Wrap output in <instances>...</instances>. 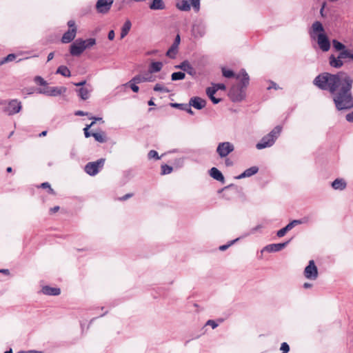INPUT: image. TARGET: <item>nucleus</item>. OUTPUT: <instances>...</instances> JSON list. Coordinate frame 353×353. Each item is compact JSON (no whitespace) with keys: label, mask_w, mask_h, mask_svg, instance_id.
<instances>
[{"label":"nucleus","mask_w":353,"mask_h":353,"mask_svg":"<svg viewBox=\"0 0 353 353\" xmlns=\"http://www.w3.org/2000/svg\"><path fill=\"white\" fill-rule=\"evenodd\" d=\"M154 81V77L149 71L143 74H139L138 75H136L132 79V81H134V83H141L143 82H153Z\"/></svg>","instance_id":"obj_12"},{"label":"nucleus","mask_w":353,"mask_h":353,"mask_svg":"<svg viewBox=\"0 0 353 353\" xmlns=\"http://www.w3.org/2000/svg\"><path fill=\"white\" fill-rule=\"evenodd\" d=\"M163 67V63L160 61L152 62L149 68L148 71L152 74L154 72H159Z\"/></svg>","instance_id":"obj_30"},{"label":"nucleus","mask_w":353,"mask_h":353,"mask_svg":"<svg viewBox=\"0 0 353 353\" xmlns=\"http://www.w3.org/2000/svg\"><path fill=\"white\" fill-rule=\"evenodd\" d=\"M312 286V285L311 283H305L303 284V288H310Z\"/></svg>","instance_id":"obj_62"},{"label":"nucleus","mask_w":353,"mask_h":353,"mask_svg":"<svg viewBox=\"0 0 353 353\" xmlns=\"http://www.w3.org/2000/svg\"><path fill=\"white\" fill-rule=\"evenodd\" d=\"M189 104L197 110H201L205 106L206 101L201 97H194L190 99Z\"/></svg>","instance_id":"obj_16"},{"label":"nucleus","mask_w":353,"mask_h":353,"mask_svg":"<svg viewBox=\"0 0 353 353\" xmlns=\"http://www.w3.org/2000/svg\"><path fill=\"white\" fill-rule=\"evenodd\" d=\"M154 90L156 92H161L165 93H168L170 92L169 89H168L161 83H157L154 87Z\"/></svg>","instance_id":"obj_38"},{"label":"nucleus","mask_w":353,"mask_h":353,"mask_svg":"<svg viewBox=\"0 0 353 353\" xmlns=\"http://www.w3.org/2000/svg\"><path fill=\"white\" fill-rule=\"evenodd\" d=\"M176 69H181L190 75L195 73L194 69L188 61H183L181 64L174 66Z\"/></svg>","instance_id":"obj_18"},{"label":"nucleus","mask_w":353,"mask_h":353,"mask_svg":"<svg viewBox=\"0 0 353 353\" xmlns=\"http://www.w3.org/2000/svg\"><path fill=\"white\" fill-rule=\"evenodd\" d=\"M192 33L194 38H201L205 34V26L201 23L194 24L192 26Z\"/></svg>","instance_id":"obj_15"},{"label":"nucleus","mask_w":353,"mask_h":353,"mask_svg":"<svg viewBox=\"0 0 353 353\" xmlns=\"http://www.w3.org/2000/svg\"><path fill=\"white\" fill-rule=\"evenodd\" d=\"M348 59L353 61V49L350 50L345 48V50L340 52L337 57L331 55L329 58L330 65L335 68H340L343 65V59Z\"/></svg>","instance_id":"obj_5"},{"label":"nucleus","mask_w":353,"mask_h":353,"mask_svg":"<svg viewBox=\"0 0 353 353\" xmlns=\"http://www.w3.org/2000/svg\"><path fill=\"white\" fill-rule=\"evenodd\" d=\"M307 222V219L306 217H304L301 219H296L293 220L292 221L290 222L284 228L287 232L291 230L294 227L306 223Z\"/></svg>","instance_id":"obj_21"},{"label":"nucleus","mask_w":353,"mask_h":353,"mask_svg":"<svg viewBox=\"0 0 353 353\" xmlns=\"http://www.w3.org/2000/svg\"><path fill=\"white\" fill-rule=\"evenodd\" d=\"M212 87H215L216 88V91H217L219 90H225V85L224 84H223V83L214 84V85H213Z\"/></svg>","instance_id":"obj_53"},{"label":"nucleus","mask_w":353,"mask_h":353,"mask_svg":"<svg viewBox=\"0 0 353 353\" xmlns=\"http://www.w3.org/2000/svg\"><path fill=\"white\" fill-rule=\"evenodd\" d=\"M136 84H138V83H134V81H132V79H131L129 82L124 84L123 85H129L133 92H138L139 90V88Z\"/></svg>","instance_id":"obj_40"},{"label":"nucleus","mask_w":353,"mask_h":353,"mask_svg":"<svg viewBox=\"0 0 353 353\" xmlns=\"http://www.w3.org/2000/svg\"><path fill=\"white\" fill-rule=\"evenodd\" d=\"M178 48H179V46L172 43L171 47L167 51L166 55L170 58H172V59L174 58L176 54L178 52Z\"/></svg>","instance_id":"obj_34"},{"label":"nucleus","mask_w":353,"mask_h":353,"mask_svg":"<svg viewBox=\"0 0 353 353\" xmlns=\"http://www.w3.org/2000/svg\"><path fill=\"white\" fill-rule=\"evenodd\" d=\"M149 7L154 10H163L165 8V4L163 0H153Z\"/></svg>","instance_id":"obj_27"},{"label":"nucleus","mask_w":353,"mask_h":353,"mask_svg":"<svg viewBox=\"0 0 353 353\" xmlns=\"http://www.w3.org/2000/svg\"><path fill=\"white\" fill-rule=\"evenodd\" d=\"M346 120L349 122H353V111L346 115Z\"/></svg>","instance_id":"obj_54"},{"label":"nucleus","mask_w":353,"mask_h":353,"mask_svg":"<svg viewBox=\"0 0 353 353\" xmlns=\"http://www.w3.org/2000/svg\"><path fill=\"white\" fill-rule=\"evenodd\" d=\"M59 206H55L52 208L50 209V211L52 212H56L59 210Z\"/></svg>","instance_id":"obj_63"},{"label":"nucleus","mask_w":353,"mask_h":353,"mask_svg":"<svg viewBox=\"0 0 353 353\" xmlns=\"http://www.w3.org/2000/svg\"><path fill=\"white\" fill-rule=\"evenodd\" d=\"M35 83L41 85H46L48 83L46 81H45L41 77L37 76L34 77Z\"/></svg>","instance_id":"obj_45"},{"label":"nucleus","mask_w":353,"mask_h":353,"mask_svg":"<svg viewBox=\"0 0 353 353\" xmlns=\"http://www.w3.org/2000/svg\"><path fill=\"white\" fill-rule=\"evenodd\" d=\"M288 232L285 230V229L284 228H281V230H278L277 232H276V235L278 237H283L285 236V234L287 233Z\"/></svg>","instance_id":"obj_51"},{"label":"nucleus","mask_w":353,"mask_h":353,"mask_svg":"<svg viewBox=\"0 0 353 353\" xmlns=\"http://www.w3.org/2000/svg\"><path fill=\"white\" fill-rule=\"evenodd\" d=\"M185 74L182 72H174L171 75V79L172 81L182 80L185 78Z\"/></svg>","instance_id":"obj_37"},{"label":"nucleus","mask_w":353,"mask_h":353,"mask_svg":"<svg viewBox=\"0 0 353 353\" xmlns=\"http://www.w3.org/2000/svg\"><path fill=\"white\" fill-rule=\"evenodd\" d=\"M234 150V145L229 141L219 143L216 152L221 158H225Z\"/></svg>","instance_id":"obj_7"},{"label":"nucleus","mask_w":353,"mask_h":353,"mask_svg":"<svg viewBox=\"0 0 353 353\" xmlns=\"http://www.w3.org/2000/svg\"><path fill=\"white\" fill-rule=\"evenodd\" d=\"M307 222V219L306 217H304L301 219H296L293 220L292 221L290 222L284 228L287 232L291 230L294 227L306 223Z\"/></svg>","instance_id":"obj_22"},{"label":"nucleus","mask_w":353,"mask_h":353,"mask_svg":"<svg viewBox=\"0 0 353 353\" xmlns=\"http://www.w3.org/2000/svg\"><path fill=\"white\" fill-rule=\"evenodd\" d=\"M239 238H237L233 241H231L228 244L223 245L219 247V250L221 251H224L227 250L230 246H231L234 243L236 242Z\"/></svg>","instance_id":"obj_46"},{"label":"nucleus","mask_w":353,"mask_h":353,"mask_svg":"<svg viewBox=\"0 0 353 353\" xmlns=\"http://www.w3.org/2000/svg\"><path fill=\"white\" fill-rule=\"evenodd\" d=\"M210 175L216 181L224 182V176L222 173L216 168H212L210 170Z\"/></svg>","instance_id":"obj_23"},{"label":"nucleus","mask_w":353,"mask_h":353,"mask_svg":"<svg viewBox=\"0 0 353 353\" xmlns=\"http://www.w3.org/2000/svg\"><path fill=\"white\" fill-rule=\"evenodd\" d=\"M148 158H149L150 159H157V160L160 159V157L159 156V154H158L157 152V151H155V150H150V151L148 152Z\"/></svg>","instance_id":"obj_43"},{"label":"nucleus","mask_w":353,"mask_h":353,"mask_svg":"<svg viewBox=\"0 0 353 353\" xmlns=\"http://www.w3.org/2000/svg\"><path fill=\"white\" fill-rule=\"evenodd\" d=\"M105 159H100L96 161L89 162L85 166V172L90 176H95L103 167Z\"/></svg>","instance_id":"obj_6"},{"label":"nucleus","mask_w":353,"mask_h":353,"mask_svg":"<svg viewBox=\"0 0 353 353\" xmlns=\"http://www.w3.org/2000/svg\"><path fill=\"white\" fill-rule=\"evenodd\" d=\"M132 23L130 20H126L123 25L121 30V39H123L130 32Z\"/></svg>","instance_id":"obj_26"},{"label":"nucleus","mask_w":353,"mask_h":353,"mask_svg":"<svg viewBox=\"0 0 353 353\" xmlns=\"http://www.w3.org/2000/svg\"><path fill=\"white\" fill-rule=\"evenodd\" d=\"M114 0H98L96 3V10L98 13L100 14H107Z\"/></svg>","instance_id":"obj_10"},{"label":"nucleus","mask_w":353,"mask_h":353,"mask_svg":"<svg viewBox=\"0 0 353 353\" xmlns=\"http://www.w3.org/2000/svg\"><path fill=\"white\" fill-rule=\"evenodd\" d=\"M74 114L76 116H86L88 114V112H85L83 111H81V110H77L75 112Z\"/></svg>","instance_id":"obj_55"},{"label":"nucleus","mask_w":353,"mask_h":353,"mask_svg":"<svg viewBox=\"0 0 353 353\" xmlns=\"http://www.w3.org/2000/svg\"><path fill=\"white\" fill-rule=\"evenodd\" d=\"M180 41H181V38H180V36L179 34H177L175 37V39H174V41L173 43V44L179 46V44H180Z\"/></svg>","instance_id":"obj_56"},{"label":"nucleus","mask_w":353,"mask_h":353,"mask_svg":"<svg viewBox=\"0 0 353 353\" xmlns=\"http://www.w3.org/2000/svg\"><path fill=\"white\" fill-rule=\"evenodd\" d=\"M57 74H60L63 77H69L71 75L70 71L69 69L65 65H61L58 68L57 70Z\"/></svg>","instance_id":"obj_33"},{"label":"nucleus","mask_w":353,"mask_h":353,"mask_svg":"<svg viewBox=\"0 0 353 353\" xmlns=\"http://www.w3.org/2000/svg\"><path fill=\"white\" fill-rule=\"evenodd\" d=\"M114 36H115V34H114V30H110V31L109 32V33H108V39H109L110 40H111V41H112V40H113V39H114Z\"/></svg>","instance_id":"obj_58"},{"label":"nucleus","mask_w":353,"mask_h":353,"mask_svg":"<svg viewBox=\"0 0 353 353\" xmlns=\"http://www.w3.org/2000/svg\"><path fill=\"white\" fill-rule=\"evenodd\" d=\"M206 325H210L212 327V329H215L218 326V324L213 320H208L206 322Z\"/></svg>","instance_id":"obj_52"},{"label":"nucleus","mask_w":353,"mask_h":353,"mask_svg":"<svg viewBox=\"0 0 353 353\" xmlns=\"http://www.w3.org/2000/svg\"><path fill=\"white\" fill-rule=\"evenodd\" d=\"M81 42L83 43L85 50L86 48H90L94 46L96 44V39L94 38H90L85 40L81 39Z\"/></svg>","instance_id":"obj_36"},{"label":"nucleus","mask_w":353,"mask_h":353,"mask_svg":"<svg viewBox=\"0 0 353 353\" xmlns=\"http://www.w3.org/2000/svg\"><path fill=\"white\" fill-rule=\"evenodd\" d=\"M94 124V121H92L90 124L87 125L83 129L84 134L86 138L92 136V134L89 132V129Z\"/></svg>","instance_id":"obj_44"},{"label":"nucleus","mask_w":353,"mask_h":353,"mask_svg":"<svg viewBox=\"0 0 353 353\" xmlns=\"http://www.w3.org/2000/svg\"><path fill=\"white\" fill-rule=\"evenodd\" d=\"M281 130L282 128L281 126H276L268 134L261 139V140L256 145V148L258 150H262L272 146L280 135Z\"/></svg>","instance_id":"obj_4"},{"label":"nucleus","mask_w":353,"mask_h":353,"mask_svg":"<svg viewBox=\"0 0 353 353\" xmlns=\"http://www.w3.org/2000/svg\"><path fill=\"white\" fill-rule=\"evenodd\" d=\"M236 79L240 81L241 88L233 87L230 91V97L233 101H241L245 98L243 88L248 85L250 78L245 70H242L236 76Z\"/></svg>","instance_id":"obj_3"},{"label":"nucleus","mask_w":353,"mask_h":353,"mask_svg":"<svg viewBox=\"0 0 353 353\" xmlns=\"http://www.w3.org/2000/svg\"><path fill=\"white\" fill-rule=\"evenodd\" d=\"M16 58L14 54H9L7 57H6L3 60L0 61V65H3L5 63L12 61Z\"/></svg>","instance_id":"obj_41"},{"label":"nucleus","mask_w":353,"mask_h":353,"mask_svg":"<svg viewBox=\"0 0 353 353\" xmlns=\"http://www.w3.org/2000/svg\"><path fill=\"white\" fill-rule=\"evenodd\" d=\"M85 50L83 43L81 42V39H77L72 43L70 48V52L72 56H79Z\"/></svg>","instance_id":"obj_11"},{"label":"nucleus","mask_w":353,"mask_h":353,"mask_svg":"<svg viewBox=\"0 0 353 353\" xmlns=\"http://www.w3.org/2000/svg\"><path fill=\"white\" fill-rule=\"evenodd\" d=\"M289 241L282 243H272L265 246L262 250L261 252H276L283 249L288 244Z\"/></svg>","instance_id":"obj_14"},{"label":"nucleus","mask_w":353,"mask_h":353,"mask_svg":"<svg viewBox=\"0 0 353 353\" xmlns=\"http://www.w3.org/2000/svg\"><path fill=\"white\" fill-rule=\"evenodd\" d=\"M190 1H191L192 5L193 8H194V10L196 11H199V6H200L199 0H190Z\"/></svg>","instance_id":"obj_50"},{"label":"nucleus","mask_w":353,"mask_h":353,"mask_svg":"<svg viewBox=\"0 0 353 353\" xmlns=\"http://www.w3.org/2000/svg\"><path fill=\"white\" fill-rule=\"evenodd\" d=\"M85 84V81H83L79 83H74V85L76 86H82Z\"/></svg>","instance_id":"obj_61"},{"label":"nucleus","mask_w":353,"mask_h":353,"mask_svg":"<svg viewBox=\"0 0 353 353\" xmlns=\"http://www.w3.org/2000/svg\"><path fill=\"white\" fill-rule=\"evenodd\" d=\"M263 225L261 224H259L257 225L256 226L252 228L250 231V233L249 234H247L245 235H244L243 236H246L249 234H254L255 232H256L258 230H261V228H263Z\"/></svg>","instance_id":"obj_47"},{"label":"nucleus","mask_w":353,"mask_h":353,"mask_svg":"<svg viewBox=\"0 0 353 353\" xmlns=\"http://www.w3.org/2000/svg\"><path fill=\"white\" fill-rule=\"evenodd\" d=\"M176 6L181 10L188 11L190 10V5L187 0H177Z\"/></svg>","instance_id":"obj_29"},{"label":"nucleus","mask_w":353,"mask_h":353,"mask_svg":"<svg viewBox=\"0 0 353 353\" xmlns=\"http://www.w3.org/2000/svg\"><path fill=\"white\" fill-rule=\"evenodd\" d=\"M91 119H93V121H94V123L97 121H102V118H101V117H92Z\"/></svg>","instance_id":"obj_64"},{"label":"nucleus","mask_w":353,"mask_h":353,"mask_svg":"<svg viewBox=\"0 0 353 353\" xmlns=\"http://www.w3.org/2000/svg\"><path fill=\"white\" fill-rule=\"evenodd\" d=\"M22 105L21 101L17 99L10 100L4 109V112L8 115H13L19 112Z\"/></svg>","instance_id":"obj_8"},{"label":"nucleus","mask_w":353,"mask_h":353,"mask_svg":"<svg viewBox=\"0 0 353 353\" xmlns=\"http://www.w3.org/2000/svg\"><path fill=\"white\" fill-rule=\"evenodd\" d=\"M68 26H69L70 29L77 28L76 26H75V22L73 20H70L68 22Z\"/></svg>","instance_id":"obj_57"},{"label":"nucleus","mask_w":353,"mask_h":353,"mask_svg":"<svg viewBox=\"0 0 353 353\" xmlns=\"http://www.w3.org/2000/svg\"><path fill=\"white\" fill-rule=\"evenodd\" d=\"M314 84L321 90H329L333 94L337 110L353 108V97L351 92L353 79L347 74L340 72L332 74L324 72L314 79Z\"/></svg>","instance_id":"obj_1"},{"label":"nucleus","mask_w":353,"mask_h":353,"mask_svg":"<svg viewBox=\"0 0 353 353\" xmlns=\"http://www.w3.org/2000/svg\"><path fill=\"white\" fill-rule=\"evenodd\" d=\"M259 171V168L256 166H252L248 169H246L243 173H241L240 175L237 176L236 179H241L245 177H250L252 175L256 174Z\"/></svg>","instance_id":"obj_19"},{"label":"nucleus","mask_w":353,"mask_h":353,"mask_svg":"<svg viewBox=\"0 0 353 353\" xmlns=\"http://www.w3.org/2000/svg\"><path fill=\"white\" fill-rule=\"evenodd\" d=\"M216 88L215 87H209L206 90V94L210 99V100L213 102L214 104H217L220 102L221 99L216 98L214 95L216 93Z\"/></svg>","instance_id":"obj_25"},{"label":"nucleus","mask_w":353,"mask_h":353,"mask_svg":"<svg viewBox=\"0 0 353 353\" xmlns=\"http://www.w3.org/2000/svg\"><path fill=\"white\" fill-rule=\"evenodd\" d=\"M172 171V168L168 165H163L161 166V174H168L171 173Z\"/></svg>","instance_id":"obj_42"},{"label":"nucleus","mask_w":353,"mask_h":353,"mask_svg":"<svg viewBox=\"0 0 353 353\" xmlns=\"http://www.w3.org/2000/svg\"><path fill=\"white\" fill-rule=\"evenodd\" d=\"M318 269L314 261L311 260L304 270V276L310 280H316L318 277Z\"/></svg>","instance_id":"obj_9"},{"label":"nucleus","mask_w":353,"mask_h":353,"mask_svg":"<svg viewBox=\"0 0 353 353\" xmlns=\"http://www.w3.org/2000/svg\"><path fill=\"white\" fill-rule=\"evenodd\" d=\"M222 73L223 76L226 78H231L235 76L232 70L226 69L225 68H222Z\"/></svg>","instance_id":"obj_39"},{"label":"nucleus","mask_w":353,"mask_h":353,"mask_svg":"<svg viewBox=\"0 0 353 353\" xmlns=\"http://www.w3.org/2000/svg\"><path fill=\"white\" fill-rule=\"evenodd\" d=\"M281 350L283 351V353H288L290 350L288 344L285 342L283 343L281 345Z\"/></svg>","instance_id":"obj_48"},{"label":"nucleus","mask_w":353,"mask_h":353,"mask_svg":"<svg viewBox=\"0 0 353 353\" xmlns=\"http://www.w3.org/2000/svg\"><path fill=\"white\" fill-rule=\"evenodd\" d=\"M18 353H43L41 351H35V350H30V351H21Z\"/></svg>","instance_id":"obj_59"},{"label":"nucleus","mask_w":353,"mask_h":353,"mask_svg":"<svg viewBox=\"0 0 353 353\" xmlns=\"http://www.w3.org/2000/svg\"><path fill=\"white\" fill-rule=\"evenodd\" d=\"M41 292L43 294L50 296H57L61 293V290L59 288H52L48 285L43 287Z\"/></svg>","instance_id":"obj_20"},{"label":"nucleus","mask_w":353,"mask_h":353,"mask_svg":"<svg viewBox=\"0 0 353 353\" xmlns=\"http://www.w3.org/2000/svg\"><path fill=\"white\" fill-rule=\"evenodd\" d=\"M41 187L43 188H48V191L50 194H54V190L51 188L50 185L48 182L41 183Z\"/></svg>","instance_id":"obj_49"},{"label":"nucleus","mask_w":353,"mask_h":353,"mask_svg":"<svg viewBox=\"0 0 353 353\" xmlns=\"http://www.w3.org/2000/svg\"><path fill=\"white\" fill-rule=\"evenodd\" d=\"M77 28L69 29L65 32L61 39V41L63 43H68L71 42L76 37Z\"/></svg>","instance_id":"obj_17"},{"label":"nucleus","mask_w":353,"mask_h":353,"mask_svg":"<svg viewBox=\"0 0 353 353\" xmlns=\"http://www.w3.org/2000/svg\"><path fill=\"white\" fill-rule=\"evenodd\" d=\"M171 106L174 108H180L182 110H185L190 114H193L194 112L192 110L190 104H183V103H171Z\"/></svg>","instance_id":"obj_31"},{"label":"nucleus","mask_w":353,"mask_h":353,"mask_svg":"<svg viewBox=\"0 0 353 353\" xmlns=\"http://www.w3.org/2000/svg\"><path fill=\"white\" fill-rule=\"evenodd\" d=\"M332 45H333L334 48L336 51H339V52H342V50H345V48H346L344 44H343L342 43H341L340 41H339L336 39H334L332 41Z\"/></svg>","instance_id":"obj_35"},{"label":"nucleus","mask_w":353,"mask_h":353,"mask_svg":"<svg viewBox=\"0 0 353 353\" xmlns=\"http://www.w3.org/2000/svg\"><path fill=\"white\" fill-rule=\"evenodd\" d=\"M332 187L334 190H343L346 188V183L343 179H336L332 183Z\"/></svg>","instance_id":"obj_24"},{"label":"nucleus","mask_w":353,"mask_h":353,"mask_svg":"<svg viewBox=\"0 0 353 353\" xmlns=\"http://www.w3.org/2000/svg\"><path fill=\"white\" fill-rule=\"evenodd\" d=\"M311 39L316 41L319 48L323 52H327L330 48V42L325 33L324 28L319 21H315L312 25L309 32Z\"/></svg>","instance_id":"obj_2"},{"label":"nucleus","mask_w":353,"mask_h":353,"mask_svg":"<svg viewBox=\"0 0 353 353\" xmlns=\"http://www.w3.org/2000/svg\"><path fill=\"white\" fill-rule=\"evenodd\" d=\"M66 91L64 87H51L47 89L39 90V92L48 96H58Z\"/></svg>","instance_id":"obj_13"},{"label":"nucleus","mask_w":353,"mask_h":353,"mask_svg":"<svg viewBox=\"0 0 353 353\" xmlns=\"http://www.w3.org/2000/svg\"><path fill=\"white\" fill-rule=\"evenodd\" d=\"M54 58V52H50L48 55V61H51Z\"/></svg>","instance_id":"obj_60"},{"label":"nucleus","mask_w":353,"mask_h":353,"mask_svg":"<svg viewBox=\"0 0 353 353\" xmlns=\"http://www.w3.org/2000/svg\"><path fill=\"white\" fill-rule=\"evenodd\" d=\"M78 92L79 97L83 99L86 100L90 97V93L91 90L88 88H81L80 89L77 90Z\"/></svg>","instance_id":"obj_28"},{"label":"nucleus","mask_w":353,"mask_h":353,"mask_svg":"<svg viewBox=\"0 0 353 353\" xmlns=\"http://www.w3.org/2000/svg\"><path fill=\"white\" fill-rule=\"evenodd\" d=\"M92 136L99 143H105L107 141L105 134L103 132L92 133Z\"/></svg>","instance_id":"obj_32"}]
</instances>
